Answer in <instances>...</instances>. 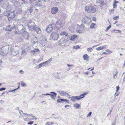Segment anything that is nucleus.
Wrapping results in <instances>:
<instances>
[{"instance_id":"nucleus-1","label":"nucleus","mask_w":125,"mask_h":125,"mask_svg":"<svg viewBox=\"0 0 125 125\" xmlns=\"http://www.w3.org/2000/svg\"><path fill=\"white\" fill-rule=\"evenodd\" d=\"M25 49L22 50V54L24 55V53L28 52L30 50L31 45L30 43H27L25 44L24 45Z\"/></svg>"},{"instance_id":"nucleus-2","label":"nucleus","mask_w":125,"mask_h":125,"mask_svg":"<svg viewBox=\"0 0 125 125\" xmlns=\"http://www.w3.org/2000/svg\"><path fill=\"white\" fill-rule=\"evenodd\" d=\"M28 26L29 29L31 31L34 30L36 28V25L34 22L32 21L29 22Z\"/></svg>"},{"instance_id":"nucleus-3","label":"nucleus","mask_w":125,"mask_h":125,"mask_svg":"<svg viewBox=\"0 0 125 125\" xmlns=\"http://www.w3.org/2000/svg\"><path fill=\"white\" fill-rule=\"evenodd\" d=\"M9 50L8 46H6L4 47L0 51V54L3 55H5L7 54Z\"/></svg>"},{"instance_id":"nucleus-4","label":"nucleus","mask_w":125,"mask_h":125,"mask_svg":"<svg viewBox=\"0 0 125 125\" xmlns=\"http://www.w3.org/2000/svg\"><path fill=\"white\" fill-rule=\"evenodd\" d=\"M82 21L84 24H89L92 22L91 19L88 16H85L83 19Z\"/></svg>"},{"instance_id":"nucleus-5","label":"nucleus","mask_w":125,"mask_h":125,"mask_svg":"<svg viewBox=\"0 0 125 125\" xmlns=\"http://www.w3.org/2000/svg\"><path fill=\"white\" fill-rule=\"evenodd\" d=\"M10 52L11 55L12 56H15L19 53V49L11 48Z\"/></svg>"},{"instance_id":"nucleus-6","label":"nucleus","mask_w":125,"mask_h":125,"mask_svg":"<svg viewBox=\"0 0 125 125\" xmlns=\"http://www.w3.org/2000/svg\"><path fill=\"white\" fill-rule=\"evenodd\" d=\"M51 94H42V95H49L51 96V98L52 99H53L55 100V97L56 96L57 94L55 92H50Z\"/></svg>"},{"instance_id":"nucleus-7","label":"nucleus","mask_w":125,"mask_h":125,"mask_svg":"<svg viewBox=\"0 0 125 125\" xmlns=\"http://www.w3.org/2000/svg\"><path fill=\"white\" fill-rule=\"evenodd\" d=\"M15 25L13 22L9 23V24L7 26L6 30L9 31H11L14 28Z\"/></svg>"},{"instance_id":"nucleus-8","label":"nucleus","mask_w":125,"mask_h":125,"mask_svg":"<svg viewBox=\"0 0 125 125\" xmlns=\"http://www.w3.org/2000/svg\"><path fill=\"white\" fill-rule=\"evenodd\" d=\"M84 26L83 24L80 25H77L76 31L77 32L80 33L81 31L84 30Z\"/></svg>"},{"instance_id":"nucleus-9","label":"nucleus","mask_w":125,"mask_h":125,"mask_svg":"<svg viewBox=\"0 0 125 125\" xmlns=\"http://www.w3.org/2000/svg\"><path fill=\"white\" fill-rule=\"evenodd\" d=\"M17 15L15 12L14 11L10 12V14L8 18V20L10 21L12 20L14 18L16 15Z\"/></svg>"},{"instance_id":"nucleus-10","label":"nucleus","mask_w":125,"mask_h":125,"mask_svg":"<svg viewBox=\"0 0 125 125\" xmlns=\"http://www.w3.org/2000/svg\"><path fill=\"white\" fill-rule=\"evenodd\" d=\"M51 38L54 40H57L59 37L58 34L55 32H53L51 33L50 35Z\"/></svg>"},{"instance_id":"nucleus-11","label":"nucleus","mask_w":125,"mask_h":125,"mask_svg":"<svg viewBox=\"0 0 125 125\" xmlns=\"http://www.w3.org/2000/svg\"><path fill=\"white\" fill-rule=\"evenodd\" d=\"M47 42V41L46 39L44 36H43L41 38L40 41V42L43 46H44Z\"/></svg>"},{"instance_id":"nucleus-12","label":"nucleus","mask_w":125,"mask_h":125,"mask_svg":"<svg viewBox=\"0 0 125 125\" xmlns=\"http://www.w3.org/2000/svg\"><path fill=\"white\" fill-rule=\"evenodd\" d=\"M17 26H18V30L20 32H22V34L23 31H25V28H24L23 26L22 25L19 24L17 25Z\"/></svg>"},{"instance_id":"nucleus-13","label":"nucleus","mask_w":125,"mask_h":125,"mask_svg":"<svg viewBox=\"0 0 125 125\" xmlns=\"http://www.w3.org/2000/svg\"><path fill=\"white\" fill-rule=\"evenodd\" d=\"M84 97H79V96H73L71 97H69V98H71V100H72L74 102L75 101V100L77 99L78 100H80L82 98Z\"/></svg>"},{"instance_id":"nucleus-14","label":"nucleus","mask_w":125,"mask_h":125,"mask_svg":"<svg viewBox=\"0 0 125 125\" xmlns=\"http://www.w3.org/2000/svg\"><path fill=\"white\" fill-rule=\"evenodd\" d=\"M51 12L52 14H55L58 11V8L56 7H53L51 9Z\"/></svg>"},{"instance_id":"nucleus-15","label":"nucleus","mask_w":125,"mask_h":125,"mask_svg":"<svg viewBox=\"0 0 125 125\" xmlns=\"http://www.w3.org/2000/svg\"><path fill=\"white\" fill-rule=\"evenodd\" d=\"M35 4L34 8L36 10H37L41 8V4L38 3L37 2H35Z\"/></svg>"},{"instance_id":"nucleus-16","label":"nucleus","mask_w":125,"mask_h":125,"mask_svg":"<svg viewBox=\"0 0 125 125\" xmlns=\"http://www.w3.org/2000/svg\"><path fill=\"white\" fill-rule=\"evenodd\" d=\"M22 34L23 36L26 40H28L29 36V34L27 32L25 31Z\"/></svg>"},{"instance_id":"nucleus-17","label":"nucleus","mask_w":125,"mask_h":125,"mask_svg":"<svg viewBox=\"0 0 125 125\" xmlns=\"http://www.w3.org/2000/svg\"><path fill=\"white\" fill-rule=\"evenodd\" d=\"M52 25H53L50 24L48 25V27L47 28L46 31L48 32H50L52 30Z\"/></svg>"},{"instance_id":"nucleus-18","label":"nucleus","mask_w":125,"mask_h":125,"mask_svg":"<svg viewBox=\"0 0 125 125\" xmlns=\"http://www.w3.org/2000/svg\"><path fill=\"white\" fill-rule=\"evenodd\" d=\"M34 9L33 7V6H30L29 8H28L27 10V11H26V13L27 14H31L32 12Z\"/></svg>"},{"instance_id":"nucleus-19","label":"nucleus","mask_w":125,"mask_h":125,"mask_svg":"<svg viewBox=\"0 0 125 125\" xmlns=\"http://www.w3.org/2000/svg\"><path fill=\"white\" fill-rule=\"evenodd\" d=\"M96 11V9L94 6H91L89 13H95Z\"/></svg>"},{"instance_id":"nucleus-20","label":"nucleus","mask_w":125,"mask_h":125,"mask_svg":"<svg viewBox=\"0 0 125 125\" xmlns=\"http://www.w3.org/2000/svg\"><path fill=\"white\" fill-rule=\"evenodd\" d=\"M47 63H41L39 65L35 67V68L36 69H39L42 67L46 66V65H48V64H47Z\"/></svg>"},{"instance_id":"nucleus-21","label":"nucleus","mask_w":125,"mask_h":125,"mask_svg":"<svg viewBox=\"0 0 125 125\" xmlns=\"http://www.w3.org/2000/svg\"><path fill=\"white\" fill-rule=\"evenodd\" d=\"M31 52L35 55L39 52V50L38 49L36 48L33 50H31Z\"/></svg>"},{"instance_id":"nucleus-22","label":"nucleus","mask_w":125,"mask_h":125,"mask_svg":"<svg viewBox=\"0 0 125 125\" xmlns=\"http://www.w3.org/2000/svg\"><path fill=\"white\" fill-rule=\"evenodd\" d=\"M59 93L62 96H64L65 95L66 96H70V95L68 94L67 93H66L64 91H59Z\"/></svg>"},{"instance_id":"nucleus-23","label":"nucleus","mask_w":125,"mask_h":125,"mask_svg":"<svg viewBox=\"0 0 125 125\" xmlns=\"http://www.w3.org/2000/svg\"><path fill=\"white\" fill-rule=\"evenodd\" d=\"M22 10L21 8H17L15 10H14V11L15 12L16 14L18 13H21L22 12Z\"/></svg>"},{"instance_id":"nucleus-24","label":"nucleus","mask_w":125,"mask_h":125,"mask_svg":"<svg viewBox=\"0 0 125 125\" xmlns=\"http://www.w3.org/2000/svg\"><path fill=\"white\" fill-rule=\"evenodd\" d=\"M91 6H87L85 8V10L86 12L90 13Z\"/></svg>"},{"instance_id":"nucleus-25","label":"nucleus","mask_w":125,"mask_h":125,"mask_svg":"<svg viewBox=\"0 0 125 125\" xmlns=\"http://www.w3.org/2000/svg\"><path fill=\"white\" fill-rule=\"evenodd\" d=\"M83 58L84 59V60L86 62H87L89 60V57L87 54H84L83 56Z\"/></svg>"},{"instance_id":"nucleus-26","label":"nucleus","mask_w":125,"mask_h":125,"mask_svg":"<svg viewBox=\"0 0 125 125\" xmlns=\"http://www.w3.org/2000/svg\"><path fill=\"white\" fill-rule=\"evenodd\" d=\"M10 12L8 10H6V11L4 12V15L7 16V17L9 18Z\"/></svg>"},{"instance_id":"nucleus-27","label":"nucleus","mask_w":125,"mask_h":125,"mask_svg":"<svg viewBox=\"0 0 125 125\" xmlns=\"http://www.w3.org/2000/svg\"><path fill=\"white\" fill-rule=\"evenodd\" d=\"M57 102L59 103H60L61 101H64V102H66L67 103H68L69 102L68 100L67 99H60L57 100Z\"/></svg>"},{"instance_id":"nucleus-28","label":"nucleus","mask_w":125,"mask_h":125,"mask_svg":"<svg viewBox=\"0 0 125 125\" xmlns=\"http://www.w3.org/2000/svg\"><path fill=\"white\" fill-rule=\"evenodd\" d=\"M13 6L11 4L9 5L6 8V10H8L10 11L12 9Z\"/></svg>"},{"instance_id":"nucleus-29","label":"nucleus","mask_w":125,"mask_h":125,"mask_svg":"<svg viewBox=\"0 0 125 125\" xmlns=\"http://www.w3.org/2000/svg\"><path fill=\"white\" fill-rule=\"evenodd\" d=\"M113 74L114 75V78L115 79L116 78L117 76V70L115 69L114 71Z\"/></svg>"},{"instance_id":"nucleus-30","label":"nucleus","mask_w":125,"mask_h":125,"mask_svg":"<svg viewBox=\"0 0 125 125\" xmlns=\"http://www.w3.org/2000/svg\"><path fill=\"white\" fill-rule=\"evenodd\" d=\"M77 37V35H74L72 36L70 38V40L72 41L75 40V39Z\"/></svg>"},{"instance_id":"nucleus-31","label":"nucleus","mask_w":125,"mask_h":125,"mask_svg":"<svg viewBox=\"0 0 125 125\" xmlns=\"http://www.w3.org/2000/svg\"><path fill=\"white\" fill-rule=\"evenodd\" d=\"M35 30L36 31L37 33V34H39L41 32V29L39 28H36Z\"/></svg>"},{"instance_id":"nucleus-32","label":"nucleus","mask_w":125,"mask_h":125,"mask_svg":"<svg viewBox=\"0 0 125 125\" xmlns=\"http://www.w3.org/2000/svg\"><path fill=\"white\" fill-rule=\"evenodd\" d=\"M105 46H101L96 48V50L97 51L101 50L104 49Z\"/></svg>"},{"instance_id":"nucleus-33","label":"nucleus","mask_w":125,"mask_h":125,"mask_svg":"<svg viewBox=\"0 0 125 125\" xmlns=\"http://www.w3.org/2000/svg\"><path fill=\"white\" fill-rule=\"evenodd\" d=\"M60 35L67 36L68 35V33L65 31H64L61 32L60 34Z\"/></svg>"},{"instance_id":"nucleus-34","label":"nucleus","mask_w":125,"mask_h":125,"mask_svg":"<svg viewBox=\"0 0 125 125\" xmlns=\"http://www.w3.org/2000/svg\"><path fill=\"white\" fill-rule=\"evenodd\" d=\"M29 3L31 4H32L35 2L37 0H29Z\"/></svg>"},{"instance_id":"nucleus-35","label":"nucleus","mask_w":125,"mask_h":125,"mask_svg":"<svg viewBox=\"0 0 125 125\" xmlns=\"http://www.w3.org/2000/svg\"><path fill=\"white\" fill-rule=\"evenodd\" d=\"M21 4H27L28 3L26 0H21Z\"/></svg>"},{"instance_id":"nucleus-36","label":"nucleus","mask_w":125,"mask_h":125,"mask_svg":"<svg viewBox=\"0 0 125 125\" xmlns=\"http://www.w3.org/2000/svg\"><path fill=\"white\" fill-rule=\"evenodd\" d=\"M65 41L64 39H62L60 40V43L61 44H63L65 43Z\"/></svg>"},{"instance_id":"nucleus-37","label":"nucleus","mask_w":125,"mask_h":125,"mask_svg":"<svg viewBox=\"0 0 125 125\" xmlns=\"http://www.w3.org/2000/svg\"><path fill=\"white\" fill-rule=\"evenodd\" d=\"M32 40L33 41H38L37 38L36 36L33 35L32 36Z\"/></svg>"},{"instance_id":"nucleus-38","label":"nucleus","mask_w":125,"mask_h":125,"mask_svg":"<svg viewBox=\"0 0 125 125\" xmlns=\"http://www.w3.org/2000/svg\"><path fill=\"white\" fill-rule=\"evenodd\" d=\"M96 24L94 23H92L90 25V27L91 29L93 28Z\"/></svg>"},{"instance_id":"nucleus-39","label":"nucleus","mask_w":125,"mask_h":125,"mask_svg":"<svg viewBox=\"0 0 125 125\" xmlns=\"http://www.w3.org/2000/svg\"><path fill=\"white\" fill-rule=\"evenodd\" d=\"M54 124V123L53 122H46V124L47 125H51L53 124Z\"/></svg>"},{"instance_id":"nucleus-40","label":"nucleus","mask_w":125,"mask_h":125,"mask_svg":"<svg viewBox=\"0 0 125 125\" xmlns=\"http://www.w3.org/2000/svg\"><path fill=\"white\" fill-rule=\"evenodd\" d=\"M74 107H76L77 108H78L80 107V105L79 104L76 103L74 105Z\"/></svg>"},{"instance_id":"nucleus-41","label":"nucleus","mask_w":125,"mask_h":125,"mask_svg":"<svg viewBox=\"0 0 125 125\" xmlns=\"http://www.w3.org/2000/svg\"><path fill=\"white\" fill-rule=\"evenodd\" d=\"M73 47L74 49H79L80 48L79 46L78 45L74 46H73Z\"/></svg>"},{"instance_id":"nucleus-42","label":"nucleus","mask_w":125,"mask_h":125,"mask_svg":"<svg viewBox=\"0 0 125 125\" xmlns=\"http://www.w3.org/2000/svg\"><path fill=\"white\" fill-rule=\"evenodd\" d=\"M87 50L89 52H91L93 50V49L92 48L90 47L87 48Z\"/></svg>"},{"instance_id":"nucleus-43","label":"nucleus","mask_w":125,"mask_h":125,"mask_svg":"<svg viewBox=\"0 0 125 125\" xmlns=\"http://www.w3.org/2000/svg\"><path fill=\"white\" fill-rule=\"evenodd\" d=\"M55 24L56 25H61V21H57L56 22Z\"/></svg>"},{"instance_id":"nucleus-44","label":"nucleus","mask_w":125,"mask_h":125,"mask_svg":"<svg viewBox=\"0 0 125 125\" xmlns=\"http://www.w3.org/2000/svg\"><path fill=\"white\" fill-rule=\"evenodd\" d=\"M15 33L16 34H22V32H21L18 30V31H15Z\"/></svg>"},{"instance_id":"nucleus-45","label":"nucleus","mask_w":125,"mask_h":125,"mask_svg":"<svg viewBox=\"0 0 125 125\" xmlns=\"http://www.w3.org/2000/svg\"><path fill=\"white\" fill-rule=\"evenodd\" d=\"M13 4L14 5V6H17V5H18L19 4L18 2L17 1H15L14 3Z\"/></svg>"},{"instance_id":"nucleus-46","label":"nucleus","mask_w":125,"mask_h":125,"mask_svg":"<svg viewBox=\"0 0 125 125\" xmlns=\"http://www.w3.org/2000/svg\"><path fill=\"white\" fill-rule=\"evenodd\" d=\"M52 57L50 58L47 61H46L45 62H44L46 63V62H51L52 60Z\"/></svg>"},{"instance_id":"nucleus-47","label":"nucleus","mask_w":125,"mask_h":125,"mask_svg":"<svg viewBox=\"0 0 125 125\" xmlns=\"http://www.w3.org/2000/svg\"><path fill=\"white\" fill-rule=\"evenodd\" d=\"M111 25H109V26L107 28L106 30H105V31L106 32L111 27Z\"/></svg>"},{"instance_id":"nucleus-48","label":"nucleus","mask_w":125,"mask_h":125,"mask_svg":"<svg viewBox=\"0 0 125 125\" xmlns=\"http://www.w3.org/2000/svg\"><path fill=\"white\" fill-rule=\"evenodd\" d=\"M88 93H85L84 94H82L80 95V96H79V97H81L82 96H83V97H84V96L86 95Z\"/></svg>"},{"instance_id":"nucleus-49","label":"nucleus","mask_w":125,"mask_h":125,"mask_svg":"<svg viewBox=\"0 0 125 125\" xmlns=\"http://www.w3.org/2000/svg\"><path fill=\"white\" fill-rule=\"evenodd\" d=\"M21 86L22 87H24L25 86H26V84L25 83H23V82L21 83Z\"/></svg>"},{"instance_id":"nucleus-50","label":"nucleus","mask_w":125,"mask_h":125,"mask_svg":"<svg viewBox=\"0 0 125 125\" xmlns=\"http://www.w3.org/2000/svg\"><path fill=\"white\" fill-rule=\"evenodd\" d=\"M119 88H120V87H119V85H118V86H116V92H117L119 90Z\"/></svg>"},{"instance_id":"nucleus-51","label":"nucleus","mask_w":125,"mask_h":125,"mask_svg":"<svg viewBox=\"0 0 125 125\" xmlns=\"http://www.w3.org/2000/svg\"><path fill=\"white\" fill-rule=\"evenodd\" d=\"M38 41H33L32 42L33 44H38Z\"/></svg>"},{"instance_id":"nucleus-52","label":"nucleus","mask_w":125,"mask_h":125,"mask_svg":"<svg viewBox=\"0 0 125 125\" xmlns=\"http://www.w3.org/2000/svg\"><path fill=\"white\" fill-rule=\"evenodd\" d=\"M116 7L117 5L116 4L114 3H113V8H116Z\"/></svg>"},{"instance_id":"nucleus-53","label":"nucleus","mask_w":125,"mask_h":125,"mask_svg":"<svg viewBox=\"0 0 125 125\" xmlns=\"http://www.w3.org/2000/svg\"><path fill=\"white\" fill-rule=\"evenodd\" d=\"M119 17V16H115V17L113 18V19H114V20H116L117 18H118Z\"/></svg>"},{"instance_id":"nucleus-54","label":"nucleus","mask_w":125,"mask_h":125,"mask_svg":"<svg viewBox=\"0 0 125 125\" xmlns=\"http://www.w3.org/2000/svg\"><path fill=\"white\" fill-rule=\"evenodd\" d=\"M92 114V112H90L89 113L87 114V117H88L89 116H90Z\"/></svg>"},{"instance_id":"nucleus-55","label":"nucleus","mask_w":125,"mask_h":125,"mask_svg":"<svg viewBox=\"0 0 125 125\" xmlns=\"http://www.w3.org/2000/svg\"><path fill=\"white\" fill-rule=\"evenodd\" d=\"M115 31H117L116 32H117L119 33H121V31L119 30H115Z\"/></svg>"},{"instance_id":"nucleus-56","label":"nucleus","mask_w":125,"mask_h":125,"mask_svg":"<svg viewBox=\"0 0 125 125\" xmlns=\"http://www.w3.org/2000/svg\"><path fill=\"white\" fill-rule=\"evenodd\" d=\"M43 0H38L37 1L36 0V2H37L38 3H40V4H41V1H42Z\"/></svg>"},{"instance_id":"nucleus-57","label":"nucleus","mask_w":125,"mask_h":125,"mask_svg":"<svg viewBox=\"0 0 125 125\" xmlns=\"http://www.w3.org/2000/svg\"><path fill=\"white\" fill-rule=\"evenodd\" d=\"M96 20V18L95 17H93L92 19L93 21H95Z\"/></svg>"},{"instance_id":"nucleus-58","label":"nucleus","mask_w":125,"mask_h":125,"mask_svg":"<svg viewBox=\"0 0 125 125\" xmlns=\"http://www.w3.org/2000/svg\"><path fill=\"white\" fill-rule=\"evenodd\" d=\"M33 121H30L28 123V125H31L33 123Z\"/></svg>"},{"instance_id":"nucleus-59","label":"nucleus","mask_w":125,"mask_h":125,"mask_svg":"<svg viewBox=\"0 0 125 125\" xmlns=\"http://www.w3.org/2000/svg\"><path fill=\"white\" fill-rule=\"evenodd\" d=\"M6 89L5 88H2L0 89V91H2L5 90Z\"/></svg>"},{"instance_id":"nucleus-60","label":"nucleus","mask_w":125,"mask_h":125,"mask_svg":"<svg viewBox=\"0 0 125 125\" xmlns=\"http://www.w3.org/2000/svg\"><path fill=\"white\" fill-rule=\"evenodd\" d=\"M114 3H115L116 4L117 3H119L118 1H116V0H114Z\"/></svg>"},{"instance_id":"nucleus-61","label":"nucleus","mask_w":125,"mask_h":125,"mask_svg":"<svg viewBox=\"0 0 125 125\" xmlns=\"http://www.w3.org/2000/svg\"><path fill=\"white\" fill-rule=\"evenodd\" d=\"M67 65L69 67H73V65H69V64H67Z\"/></svg>"},{"instance_id":"nucleus-62","label":"nucleus","mask_w":125,"mask_h":125,"mask_svg":"<svg viewBox=\"0 0 125 125\" xmlns=\"http://www.w3.org/2000/svg\"><path fill=\"white\" fill-rule=\"evenodd\" d=\"M116 123L115 122V121H114L112 123V125H115Z\"/></svg>"},{"instance_id":"nucleus-63","label":"nucleus","mask_w":125,"mask_h":125,"mask_svg":"<svg viewBox=\"0 0 125 125\" xmlns=\"http://www.w3.org/2000/svg\"><path fill=\"white\" fill-rule=\"evenodd\" d=\"M19 72L20 73H21V74L23 73V71L22 70H20V71Z\"/></svg>"},{"instance_id":"nucleus-64","label":"nucleus","mask_w":125,"mask_h":125,"mask_svg":"<svg viewBox=\"0 0 125 125\" xmlns=\"http://www.w3.org/2000/svg\"><path fill=\"white\" fill-rule=\"evenodd\" d=\"M10 1L11 2L13 3L15 1V0H10Z\"/></svg>"}]
</instances>
